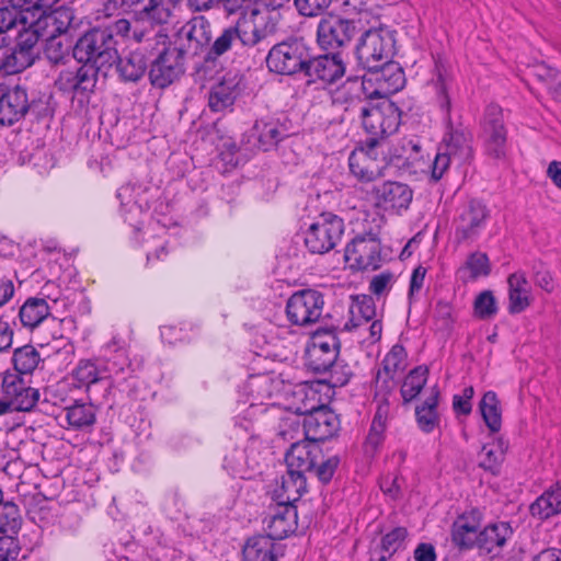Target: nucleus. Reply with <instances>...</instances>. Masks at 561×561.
Returning <instances> with one entry per match:
<instances>
[{"instance_id": "obj_1", "label": "nucleus", "mask_w": 561, "mask_h": 561, "mask_svg": "<svg viewBox=\"0 0 561 561\" xmlns=\"http://www.w3.org/2000/svg\"><path fill=\"white\" fill-rule=\"evenodd\" d=\"M470 133L462 127L448 126L436 156L427 169H431V179L439 181L451 163L462 165L471 159Z\"/></svg>"}, {"instance_id": "obj_2", "label": "nucleus", "mask_w": 561, "mask_h": 561, "mask_svg": "<svg viewBox=\"0 0 561 561\" xmlns=\"http://www.w3.org/2000/svg\"><path fill=\"white\" fill-rule=\"evenodd\" d=\"M73 58L96 69H108L117 59L113 33L102 28L84 33L73 46Z\"/></svg>"}, {"instance_id": "obj_3", "label": "nucleus", "mask_w": 561, "mask_h": 561, "mask_svg": "<svg viewBox=\"0 0 561 561\" xmlns=\"http://www.w3.org/2000/svg\"><path fill=\"white\" fill-rule=\"evenodd\" d=\"M283 388V380L272 374L250 376L245 385V390L252 397V401L244 411H241L236 416V427H239L244 432H249L253 420L256 419L259 414H262L267 410L263 400L278 394Z\"/></svg>"}, {"instance_id": "obj_4", "label": "nucleus", "mask_w": 561, "mask_h": 561, "mask_svg": "<svg viewBox=\"0 0 561 561\" xmlns=\"http://www.w3.org/2000/svg\"><path fill=\"white\" fill-rule=\"evenodd\" d=\"M394 50V37L391 31L385 27L365 31L358 39L355 55L358 64L367 70H378L388 62Z\"/></svg>"}, {"instance_id": "obj_5", "label": "nucleus", "mask_w": 561, "mask_h": 561, "mask_svg": "<svg viewBox=\"0 0 561 561\" xmlns=\"http://www.w3.org/2000/svg\"><path fill=\"white\" fill-rule=\"evenodd\" d=\"M357 114L364 129L371 136L368 141H378V138L396 133L401 123L399 107L389 100L376 105L367 102Z\"/></svg>"}, {"instance_id": "obj_6", "label": "nucleus", "mask_w": 561, "mask_h": 561, "mask_svg": "<svg viewBox=\"0 0 561 561\" xmlns=\"http://www.w3.org/2000/svg\"><path fill=\"white\" fill-rule=\"evenodd\" d=\"M385 144L367 141L366 147L357 148L348 157L351 173L362 183L369 184L385 175L388 161L383 157Z\"/></svg>"}, {"instance_id": "obj_7", "label": "nucleus", "mask_w": 561, "mask_h": 561, "mask_svg": "<svg viewBox=\"0 0 561 561\" xmlns=\"http://www.w3.org/2000/svg\"><path fill=\"white\" fill-rule=\"evenodd\" d=\"M261 449L262 442L251 436L242 446H236L225 455L222 467L234 478L252 479L261 472Z\"/></svg>"}, {"instance_id": "obj_8", "label": "nucleus", "mask_w": 561, "mask_h": 561, "mask_svg": "<svg viewBox=\"0 0 561 561\" xmlns=\"http://www.w3.org/2000/svg\"><path fill=\"white\" fill-rule=\"evenodd\" d=\"M279 14L268 10L252 9L233 25L241 47H253L274 34Z\"/></svg>"}, {"instance_id": "obj_9", "label": "nucleus", "mask_w": 561, "mask_h": 561, "mask_svg": "<svg viewBox=\"0 0 561 561\" xmlns=\"http://www.w3.org/2000/svg\"><path fill=\"white\" fill-rule=\"evenodd\" d=\"M343 232V220L334 214L323 213L306 231L305 244L311 253L324 254L335 248Z\"/></svg>"}, {"instance_id": "obj_10", "label": "nucleus", "mask_w": 561, "mask_h": 561, "mask_svg": "<svg viewBox=\"0 0 561 561\" xmlns=\"http://www.w3.org/2000/svg\"><path fill=\"white\" fill-rule=\"evenodd\" d=\"M367 198L377 208L390 215L401 216L413 201L412 188L402 182L385 181L366 191Z\"/></svg>"}, {"instance_id": "obj_11", "label": "nucleus", "mask_w": 561, "mask_h": 561, "mask_svg": "<svg viewBox=\"0 0 561 561\" xmlns=\"http://www.w3.org/2000/svg\"><path fill=\"white\" fill-rule=\"evenodd\" d=\"M308 49L299 39H288L274 45L266 56L270 71L282 76H293L305 70Z\"/></svg>"}, {"instance_id": "obj_12", "label": "nucleus", "mask_w": 561, "mask_h": 561, "mask_svg": "<svg viewBox=\"0 0 561 561\" xmlns=\"http://www.w3.org/2000/svg\"><path fill=\"white\" fill-rule=\"evenodd\" d=\"M479 139L485 153L494 159H503L507 149V129L504 124L503 110L490 104L481 119Z\"/></svg>"}, {"instance_id": "obj_13", "label": "nucleus", "mask_w": 561, "mask_h": 561, "mask_svg": "<svg viewBox=\"0 0 561 561\" xmlns=\"http://www.w3.org/2000/svg\"><path fill=\"white\" fill-rule=\"evenodd\" d=\"M344 257L352 270H377L381 263V245L377 233L370 231L356 236L347 243Z\"/></svg>"}, {"instance_id": "obj_14", "label": "nucleus", "mask_w": 561, "mask_h": 561, "mask_svg": "<svg viewBox=\"0 0 561 561\" xmlns=\"http://www.w3.org/2000/svg\"><path fill=\"white\" fill-rule=\"evenodd\" d=\"M323 295L316 289H301L287 300L286 314L295 325H308L317 322L323 312Z\"/></svg>"}, {"instance_id": "obj_15", "label": "nucleus", "mask_w": 561, "mask_h": 561, "mask_svg": "<svg viewBox=\"0 0 561 561\" xmlns=\"http://www.w3.org/2000/svg\"><path fill=\"white\" fill-rule=\"evenodd\" d=\"M357 32L355 21L328 14L318 23L317 42L322 49L336 50L348 45Z\"/></svg>"}, {"instance_id": "obj_16", "label": "nucleus", "mask_w": 561, "mask_h": 561, "mask_svg": "<svg viewBox=\"0 0 561 561\" xmlns=\"http://www.w3.org/2000/svg\"><path fill=\"white\" fill-rule=\"evenodd\" d=\"M488 218V207L478 199H471L455 219L456 241L459 243L474 241L485 228Z\"/></svg>"}, {"instance_id": "obj_17", "label": "nucleus", "mask_w": 561, "mask_h": 561, "mask_svg": "<svg viewBox=\"0 0 561 561\" xmlns=\"http://www.w3.org/2000/svg\"><path fill=\"white\" fill-rule=\"evenodd\" d=\"M104 360H101L104 379L113 381L127 380L131 376V365L123 337L114 335L103 347Z\"/></svg>"}, {"instance_id": "obj_18", "label": "nucleus", "mask_w": 561, "mask_h": 561, "mask_svg": "<svg viewBox=\"0 0 561 561\" xmlns=\"http://www.w3.org/2000/svg\"><path fill=\"white\" fill-rule=\"evenodd\" d=\"M337 340L329 332L316 333L306 348V363L316 373L327 371L336 360Z\"/></svg>"}, {"instance_id": "obj_19", "label": "nucleus", "mask_w": 561, "mask_h": 561, "mask_svg": "<svg viewBox=\"0 0 561 561\" xmlns=\"http://www.w3.org/2000/svg\"><path fill=\"white\" fill-rule=\"evenodd\" d=\"M117 198L119 199L121 214L125 221L136 231H139L149 208L146 191L140 185L126 184L117 190Z\"/></svg>"}, {"instance_id": "obj_20", "label": "nucleus", "mask_w": 561, "mask_h": 561, "mask_svg": "<svg viewBox=\"0 0 561 561\" xmlns=\"http://www.w3.org/2000/svg\"><path fill=\"white\" fill-rule=\"evenodd\" d=\"M73 19L71 8L59 7L50 12H43L36 20H30L27 32L34 33L36 43L39 38L61 36V34H68Z\"/></svg>"}, {"instance_id": "obj_21", "label": "nucleus", "mask_w": 561, "mask_h": 561, "mask_svg": "<svg viewBox=\"0 0 561 561\" xmlns=\"http://www.w3.org/2000/svg\"><path fill=\"white\" fill-rule=\"evenodd\" d=\"M184 73L183 55L175 48L162 51L152 62L149 79L156 88H167Z\"/></svg>"}, {"instance_id": "obj_22", "label": "nucleus", "mask_w": 561, "mask_h": 561, "mask_svg": "<svg viewBox=\"0 0 561 561\" xmlns=\"http://www.w3.org/2000/svg\"><path fill=\"white\" fill-rule=\"evenodd\" d=\"M211 31L209 22L203 16H194L176 33L178 51L197 55L209 43Z\"/></svg>"}, {"instance_id": "obj_23", "label": "nucleus", "mask_w": 561, "mask_h": 561, "mask_svg": "<svg viewBox=\"0 0 561 561\" xmlns=\"http://www.w3.org/2000/svg\"><path fill=\"white\" fill-rule=\"evenodd\" d=\"M0 84L3 85L1 81ZM35 106L34 101H28L26 90L20 85H15L5 92L1 87L0 123L2 125H13L23 118L28 111H34Z\"/></svg>"}, {"instance_id": "obj_24", "label": "nucleus", "mask_w": 561, "mask_h": 561, "mask_svg": "<svg viewBox=\"0 0 561 561\" xmlns=\"http://www.w3.org/2000/svg\"><path fill=\"white\" fill-rule=\"evenodd\" d=\"M339 424L336 414L322 407L304 416L302 428L305 438L314 444L327 440L337 432Z\"/></svg>"}, {"instance_id": "obj_25", "label": "nucleus", "mask_w": 561, "mask_h": 561, "mask_svg": "<svg viewBox=\"0 0 561 561\" xmlns=\"http://www.w3.org/2000/svg\"><path fill=\"white\" fill-rule=\"evenodd\" d=\"M115 3L126 5L136 24L142 23V28L153 27L165 23L170 16V10L165 8L163 0H114Z\"/></svg>"}, {"instance_id": "obj_26", "label": "nucleus", "mask_w": 561, "mask_h": 561, "mask_svg": "<svg viewBox=\"0 0 561 561\" xmlns=\"http://www.w3.org/2000/svg\"><path fill=\"white\" fill-rule=\"evenodd\" d=\"M481 523L482 513L478 508H471L459 515L451 527V539L455 546L461 550L473 549L481 531Z\"/></svg>"}, {"instance_id": "obj_27", "label": "nucleus", "mask_w": 561, "mask_h": 561, "mask_svg": "<svg viewBox=\"0 0 561 561\" xmlns=\"http://www.w3.org/2000/svg\"><path fill=\"white\" fill-rule=\"evenodd\" d=\"M266 536L274 541L282 540L297 528V510L294 505L277 503L270 508L264 519Z\"/></svg>"}, {"instance_id": "obj_28", "label": "nucleus", "mask_w": 561, "mask_h": 561, "mask_svg": "<svg viewBox=\"0 0 561 561\" xmlns=\"http://www.w3.org/2000/svg\"><path fill=\"white\" fill-rule=\"evenodd\" d=\"M407 358L405 348L400 344L393 345L376 374V389L391 392L396 387V377L407 368Z\"/></svg>"}, {"instance_id": "obj_29", "label": "nucleus", "mask_w": 561, "mask_h": 561, "mask_svg": "<svg viewBox=\"0 0 561 561\" xmlns=\"http://www.w3.org/2000/svg\"><path fill=\"white\" fill-rule=\"evenodd\" d=\"M322 458V450L318 444H314L305 438L293 443L289 450L286 453L287 468L306 474L316 468V463Z\"/></svg>"}, {"instance_id": "obj_30", "label": "nucleus", "mask_w": 561, "mask_h": 561, "mask_svg": "<svg viewBox=\"0 0 561 561\" xmlns=\"http://www.w3.org/2000/svg\"><path fill=\"white\" fill-rule=\"evenodd\" d=\"M345 71L344 62L340 54H327L307 58L304 73L311 80H321L325 83H332L340 79Z\"/></svg>"}, {"instance_id": "obj_31", "label": "nucleus", "mask_w": 561, "mask_h": 561, "mask_svg": "<svg viewBox=\"0 0 561 561\" xmlns=\"http://www.w3.org/2000/svg\"><path fill=\"white\" fill-rule=\"evenodd\" d=\"M36 38L32 32H23L15 39L14 47L8 48V58L3 65L5 75L16 73L30 67L34 61Z\"/></svg>"}, {"instance_id": "obj_32", "label": "nucleus", "mask_w": 561, "mask_h": 561, "mask_svg": "<svg viewBox=\"0 0 561 561\" xmlns=\"http://www.w3.org/2000/svg\"><path fill=\"white\" fill-rule=\"evenodd\" d=\"M371 75L369 81L376 82V89L371 94L387 96L400 91L405 83L404 72L399 64L391 61L381 65L378 70H368Z\"/></svg>"}, {"instance_id": "obj_33", "label": "nucleus", "mask_w": 561, "mask_h": 561, "mask_svg": "<svg viewBox=\"0 0 561 561\" xmlns=\"http://www.w3.org/2000/svg\"><path fill=\"white\" fill-rule=\"evenodd\" d=\"M512 535L513 529L507 523L500 522L490 524L479 533L474 548H477L481 554H490L491 557L499 556Z\"/></svg>"}, {"instance_id": "obj_34", "label": "nucleus", "mask_w": 561, "mask_h": 561, "mask_svg": "<svg viewBox=\"0 0 561 561\" xmlns=\"http://www.w3.org/2000/svg\"><path fill=\"white\" fill-rule=\"evenodd\" d=\"M242 552L244 561H277L284 549L271 537L260 535L249 538Z\"/></svg>"}, {"instance_id": "obj_35", "label": "nucleus", "mask_w": 561, "mask_h": 561, "mask_svg": "<svg viewBox=\"0 0 561 561\" xmlns=\"http://www.w3.org/2000/svg\"><path fill=\"white\" fill-rule=\"evenodd\" d=\"M508 287V312L520 313L526 310L531 301V286L524 272L512 273L507 277Z\"/></svg>"}, {"instance_id": "obj_36", "label": "nucleus", "mask_w": 561, "mask_h": 561, "mask_svg": "<svg viewBox=\"0 0 561 561\" xmlns=\"http://www.w3.org/2000/svg\"><path fill=\"white\" fill-rule=\"evenodd\" d=\"M348 314V320L343 327L345 331L351 332L368 324L376 317V305L373 297L368 295L352 296Z\"/></svg>"}, {"instance_id": "obj_37", "label": "nucleus", "mask_w": 561, "mask_h": 561, "mask_svg": "<svg viewBox=\"0 0 561 561\" xmlns=\"http://www.w3.org/2000/svg\"><path fill=\"white\" fill-rule=\"evenodd\" d=\"M68 352L57 351L53 356L43 357L41 353L32 345H24L16 348L13 353L12 362L14 370L22 376L31 375L39 367V364L45 365L46 360H55L57 357L67 355Z\"/></svg>"}, {"instance_id": "obj_38", "label": "nucleus", "mask_w": 561, "mask_h": 561, "mask_svg": "<svg viewBox=\"0 0 561 561\" xmlns=\"http://www.w3.org/2000/svg\"><path fill=\"white\" fill-rule=\"evenodd\" d=\"M333 102L335 104H344L346 112L357 114L360 107L367 103L364 93V81L359 80L357 77L347 79V81L335 91Z\"/></svg>"}, {"instance_id": "obj_39", "label": "nucleus", "mask_w": 561, "mask_h": 561, "mask_svg": "<svg viewBox=\"0 0 561 561\" xmlns=\"http://www.w3.org/2000/svg\"><path fill=\"white\" fill-rule=\"evenodd\" d=\"M285 135V129L278 121L262 118L253 125L250 137L255 139L253 146L266 151L276 146Z\"/></svg>"}, {"instance_id": "obj_40", "label": "nucleus", "mask_w": 561, "mask_h": 561, "mask_svg": "<svg viewBox=\"0 0 561 561\" xmlns=\"http://www.w3.org/2000/svg\"><path fill=\"white\" fill-rule=\"evenodd\" d=\"M116 70L125 82L139 81L147 70V59L142 51L133 50L116 59Z\"/></svg>"}, {"instance_id": "obj_41", "label": "nucleus", "mask_w": 561, "mask_h": 561, "mask_svg": "<svg viewBox=\"0 0 561 561\" xmlns=\"http://www.w3.org/2000/svg\"><path fill=\"white\" fill-rule=\"evenodd\" d=\"M306 489L305 474L287 469L286 474L282 477L280 485L275 490L277 503L294 505V502L300 499Z\"/></svg>"}, {"instance_id": "obj_42", "label": "nucleus", "mask_w": 561, "mask_h": 561, "mask_svg": "<svg viewBox=\"0 0 561 561\" xmlns=\"http://www.w3.org/2000/svg\"><path fill=\"white\" fill-rule=\"evenodd\" d=\"M50 314V307L45 298L30 297L21 306L19 318L23 327L34 329Z\"/></svg>"}, {"instance_id": "obj_43", "label": "nucleus", "mask_w": 561, "mask_h": 561, "mask_svg": "<svg viewBox=\"0 0 561 561\" xmlns=\"http://www.w3.org/2000/svg\"><path fill=\"white\" fill-rule=\"evenodd\" d=\"M101 360L80 359L71 371L73 385L77 388L89 389L90 386L104 380Z\"/></svg>"}, {"instance_id": "obj_44", "label": "nucleus", "mask_w": 561, "mask_h": 561, "mask_svg": "<svg viewBox=\"0 0 561 561\" xmlns=\"http://www.w3.org/2000/svg\"><path fill=\"white\" fill-rule=\"evenodd\" d=\"M30 28L28 16L23 11L12 8H0V34H7L9 38H14Z\"/></svg>"}, {"instance_id": "obj_45", "label": "nucleus", "mask_w": 561, "mask_h": 561, "mask_svg": "<svg viewBox=\"0 0 561 561\" xmlns=\"http://www.w3.org/2000/svg\"><path fill=\"white\" fill-rule=\"evenodd\" d=\"M507 447V443L502 437H496L491 443L483 445L479 454L480 467L492 473L499 472Z\"/></svg>"}, {"instance_id": "obj_46", "label": "nucleus", "mask_w": 561, "mask_h": 561, "mask_svg": "<svg viewBox=\"0 0 561 561\" xmlns=\"http://www.w3.org/2000/svg\"><path fill=\"white\" fill-rule=\"evenodd\" d=\"M438 390L433 388L424 402L415 409L417 425L424 433L433 432L438 425L439 416L436 409L438 404Z\"/></svg>"}, {"instance_id": "obj_47", "label": "nucleus", "mask_w": 561, "mask_h": 561, "mask_svg": "<svg viewBox=\"0 0 561 561\" xmlns=\"http://www.w3.org/2000/svg\"><path fill=\"white\" fill-rule=\"evenodd\" d=\"M491 272V264L485 253H471L463 265L459 267L457 274L459 278L467 283L476 280L480 277H486Z\"/></svg>"}, {"instance_id": "obj_48", "label": "nucleus", "mask_w": 561, "mask_h": 561, "mask_svg": "<svg viewBox=\"0 0 561 561\" xmlns=\"http://www.w3.org/2000/svg\"><path fill=\"white\" fill-rule=\"evenodd\" d=\"M451 81V76L446 67L440 62H435V72L431 80V84L435 90L437 103L446 116H449L451 107L448 94Z\"/></svg>"}, {"instance_id": "obj_49", "label": "nucleus", "mask_w": 561, "mask_h": 561, "mask_svg": "<svg viewBox=\"0 0 561 561\" xmlns=\"http://www.w3.org/2000/svg\"><path fill=\"white\" fill-rule=\"evenodd\" d=\"M295 402L290 407L296 414L307 415L323 405L320 403L318 391L309 385H298L293 391Z\"/></svg>"}, {"instance_id": "obj_50", "label": "nucleus", "mask_w": 561, "mask_h": 561, "mask_svg": "<svg viewBox=\"0 0 561 561\" xmlns=\"http://www.w3.org/2000/svg\"><path fill=\"white\" fill-rule=\"evenodd\" d=\"M236 100V83L233 80H222L215 84L208 98V105L211 111L220 112L230 107Z\"/></svg>"}, {"instance_id": "obj_51", "label": "nucleus", "mask_w": 561, "mask_h": 561, "mask_svg": "<svg viewBox=\"0 0 561 561\" xmlns=\"http://www.w3.org/2000/svg\"><path fill=\"white\" fill-rule=\"evenodd\" d=\"M479 410L485 425L492 433H497L502 425V413L500 408V401L494 391H486L480 403Z\"/></svg>"}, {"instance_id": "obj_52", "label": "nucleus", "mask_w": 561, "mask_h": 561, "mask_svg": "<svg viewBox=\"0 0 561 561\" xmlns=\"http://www.w3.org/2000/svg\"><path fill=\"white\" fill-rule=\"evenodd\" d=\"M45 44V56L47 59L55 65L64 64L70 58V51L73 50V45L68 34H61V36L44 38Z\"/></svg>"}, {"instance_id": "obj_53", "label": "nucleus", "mask_w": 561, "mask_h": 561, "mask_svg": "<svg viewBox=\"0 0 561 561\" xmlns=\"http://www.w3.org/2000/svg\"><path fill=\"white\" fill-rule=\"evenodd\" d=\"M427 376L428 369L425 366H417L408 374L401 386L404 402H410L420 394L427 381Z\"/></svg>"}, {"instance_id": "obj_54", "label": "nucleus", "mask_w": 561, "mask_h": 561, "mask_svg": "<svg viewBox=\"0 0 561 561\" xmlns=\"http://www.w3.org/2000/svg\"><path fill=\"white\" fill-rule=\"evenodd\" d=\"M66 419L73 428H83L95 422V413L91 405L76 403L66 409Z\"/></svg>"}, {"instance_id": "obj_55", "label": "nucleus", "mask_w": 561, "mask_h": 561, "mask_svg": "<svg viewBox=\"0 0 561 561\" xmlns=\"http://www.w3.org/2000/svg\"><path fill=\"white\" fill-rule=\"evenodd\" d=\"M20 510L12 502L0 504V533L15 534L21 526Z\"/></svg>"}, {"instance_id": "obj_56", "label": "nucleus", "mask_w": 561, "mask_h": 561, "mask_svg": "<svg viewBox=\"0 0 561 561\" xmlns=\"http://www.w3.org/2000/svg\"><path fill=\"white\" fill-rule=\"evenodd\" d=\"M238 46H240L238 31L234 30L233 25H230L222 30L221 34L215 39L209 49V55L216 58Z\"/></svg>"}, {"instance_id": "obj_57", "label": "nucleus", "mask_w": 561, "mask_h": 561, "mask_svg": "<svg viewBox=\"0 0 561 561\" xmlns=\"http://www.w3.org/2000/svg\"><path fill=\"white\" fill-rule=\"evenodd\" d=\"M420 147L412 140H404L401 148H394L393 153L390 156V162L396 163L398 167H413L419 162Z\"/></svg>"}, {"instance_id": "obj_58", "label": "nucleus", "mask_w": 561, "mask_h": 561, "mask_svg": "<svg viewBox=\"0 0 561 561\" xmlns=\"http://www.w3.org/2000/svg\"><path fill=\"white\" fill-rule=\"evenodd\" d=\"M474 316L481 320L493 318L497 311V302L491 290L481 291L473 302Z\"/></svg>"}, {"instance_id": "obj_59", "label": "nucleus", "mask_w": 561, "mask_h": 561, "mask_svg": "<svg viewBox=\"0 0 561 561\" xmlns=\"http://www.w3.org/2000/svg\"><path fill=\"white\" fill-rule=\"evenodd\" d=\"M407 535L408 531L403 527H397L386 534L381 539V549L383 553L380 556L379 561H386L394 552L401 549Z\"/></svg>"}, {"instance_id": "obj_60", "label": "nucleus", "mask_w": 561, "mask_h": 561, "mask_svg": "<svg viewBox=\"0 0 561 561\" xmlns=\"http://www.w3.org/2000/svg\"><path fill=\"white\" fill-rule=\"evenodd\" d=\"M28 387L30 386L27 385L22 375L18 373H12L10 370L3 373L1 380V390L7 399L12 401Z\"/></svg>"}, {"instance_id": "obj_61", "label": "nucleus", "mask_w": 561, "mask_h": 561, "mask_svg": "<svg viewBox=\"0 0 561 561\" xmlns=\"http://www.w3.org/2000/svg\"><path fill=\"white\" fill-rule=\"evenodd\" d=\"M533 517L539 520L548 519L560 512L548 490L543 492L529 507Z\"/></svg>"}, {"instance_id": "obj_62", "label": "nucleus", "mask_w": 561, "mask_h": 561, "mask_svg": "<svg viewBox=\"0 0 561 561\" xmlns=\"http://www.w3.org/2000/svg\"><path fill=\"white\" fill-rule=\"evenodd\" d=\"M108 32L114 35H119L126 38H133L135 42L140 43L146 37V28L138 27V24L134 22V25L130 21L126 19H119L115 21L111 27L106 28Z\"/></svg>"}, {"instance_id": "obj_63", "label": "nucleus", "mask_w": 561, "mask_h": 561, "mask_svg": "<svg viewBox=\"0 0 561 561\" xmlns=\"http://www.w3.org/2000/svg\"><path fill=\"white\" fill-rule=\"evenodd\" d=\"M154 228H151L150 231H154ZM148 238L145 242L148 244L147 247V262L152 263L153 261L162 260L167 255L165 247L167 241L162 236H158L154 233H149V229L146 231Z\"/></svg>"}, {"instance_id": "obj_64", "label": "nucleus", "mask_w": 561, "mask_h": 561, "mask_svg": "<svg viewBox=\"0 0 561 561\" xmlns=\"http://www.w3.org/2000/svg\"><path fill=\"white\" fill-rule=\"evenodd\" d=\"M388 394H390V392L376 389L375 401L377 407L371 424L377 425V427L380 426L386 428L387 426L390 415V402Z\"/></svg>"}]
</instances>
